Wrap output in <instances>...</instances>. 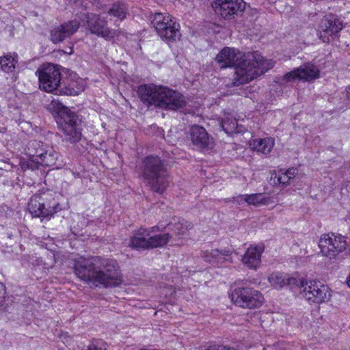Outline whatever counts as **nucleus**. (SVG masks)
Wrapping results in <instances>:
<instances>
[{
  "label": "nucleus",
  "instance_id": "obj_1",
  "mask_svg": "<svg viewBox=\"0 0 350 350\" xmlns=\"http://www.w3.org/2000/svg\"><path fill=\"white\" fill-rule=\"evenodd\" d=\"M221 68L234 67V85L246 83L273 66L271 61L265 59L258 53L243 55L234 48L225 47L217 55Z\"/></svg>",
  "mask_w": 350,
  "mask_h": 350
},
{
  "label": "nucleus",
  "instance_id": "obj_2",
  "mask_svg": "<svg viewBox=\"0 0 350 350\" xmlns=\"http://www.w3.org/2000/svg\"><path fill=\"white\" fill-rule=\"evenodd\" d=\"M74 273L87 284L115 287L122 283L116 261L100 257H80L75 260Z\"/></svg>",
  "mask_w": 350,
  "mask_h": 350
},
{
  "label": "nucleus",
  "instance_id": "obj_3",
  "mask_svg": "<svg viewBox=\"0 0 350 350\" xmlns=\"http://www.w3.org/2000/svg\"><path fill=\"white\" fill-rule=\"evenodd\" d=\"M49 109L53 113L59 129L64 133L66 139L71 142L81 139V121L78 116L59 100H53Z\"/></svg>",
  "mask_w": 350,
  "mask_h": 350
},
{
  "label": "nucleus",
  "instance_id": "obj_4",
  "mask_svg": "<svg viewBox=\"0 0 350 350\" xmlns=\"http://www.w3.org/2000/svg\"><path fill=\"white\" fill-rule=\"evenodd\" d=\"M142 174L151 189L157 193H163L169 185L167 167L158 157L145 158Z\"/></svg>",
  "mask_w": 350,
  "mask_h": 350
},
{
  "label": "nucleus",
  "instance_id": "obj_5",
  "mask_svg": "<svg viewBox=\"0 0 350 350\" xmlns=\"http://www.w3.org/2000/svg\"><path fill=\"white\" fill-rule=\"evenodd\" d=\"M151 23L159 36L166 42H176L181 37L180 25L168 14L155 13Z\"/></svg>",
  "mask_w": 350,
  "mask_h": 350
},
{
  "label": "nucleus",
  "instance_id": "obj_6",
  "mask_svg": "<svg viewBox=\"0 0 350 350\" xmlns=\"http://www.w3.org/2000/svg\"><path fill=\"white\" fill-rule=\"evenodd\" d=\"M347 247V243L345 237L338 233L323 234L319 240L321 254L330 260L334 259L344 252Z\"/></svg>",
  "mask_w": 350,
  "mask_h": 350
},
{
  "label": "nucleus",
  "instance_id": "obj_7",
  "mask_svg": "<svg viewBox=\"0 0 350 350\" xmlns=\"http://www.w3.org/2000/svg\"><path fill=\"white\" fill-rule=\"evenodd\" d=\"M40 88L46 92L59 95L62 83L61 73L57 65L43 64L38 70Z\"/></svg>",
  "mask_w": 350,
  "mask_h": 350
},
{
  "label": "nucleus",
  "instance_id": "obj_8",
  "mask_svg": "<svg viewBox=\"0 0 350 350\" xmlns=\"http://www.w3.org/2000/svg\"><path fill=\"white\" fill-rule=\"evenodd\" d=\"M303 282L298 286V289L303 288L300 293L305 299L313 303L321 304L328 301L331 294L329 287L319 281L299 278Z\"/></svg>",
  "mask_w": 350,
  "mask_h": 350
},
{
  "label": "nucleus",
  "instance_id": "obj_9",
  "mask_svg": "<svg viewBox=\"0 0 350 350\" xmlns=\"http://www.w3.org/2000/svg\"><path fill=\"white\" fill-rule=\"evenodd\" d=\"M231 299L237 306L246 308L260 307L264 301L258 291L248 287L235 288L231 294Z\"/></svg>",
  "mask_w": 350,
  "mask_h": 350
},
{
  "label": "nucleus",
  "instance_id": "obj_10",
  "mask_svg": "<svg viewBox=\"0 0 350 350\" xmlns=\"http://www.w3.org/2000/svg\"><path fill=\"white\" fill-rule=\"evenodd\" d=\"M157 100V106L167 110L176 111L184 107L187 101L185 96L177 91L162 86Z\"/></svg>",
  "mask_w": 350,
  "mask_h": 350
},
{
  "label": "nucleus",
  "instance_id": "obj_11",
  "mask_svg": "<svg viewBox=\"0 0 350 350\" xmlns=\"http://www.w3.org/2000/svg\"><path fill=\"white\" fill-rule=\"evenodd\" d=\"M212 7L216 14L224 19H232L245 9L243 0H214Z\"/></svg>",
  "mask_w": 350,
  "mask_h": 350
},
{
  "label": "nucleus",
  "instance_id": "obj_12",
  "mask_svg": "<svg viewBox=\"0 0 350 350\" xmlns=\"http://www.w3.org/2000/svg\"><path fill=\"white\" fill-rule=\"evenodd\" d=\"M82 20L85 21L88 29L92 33L110 40L116 36L115 30L110 29L107 27V21L102 19L99 15L94 14H83L81 15Z\"/></svg>",
  "mask_w": 350,
  "mask_h": 350
},
{
  "label": "nucleus",
  "instance_id": "obj_13",
  "mask_svg": "<svg viewBox=\"0 0 350 350\" xmlns=\"http://www.w3.org/2000/svg\"><path fill=\"white\" fill-rule=\"evenodd\" d=\"M343 28L342 22L334 14L324 16L319 25V37L324 42H329V36H336Z\"/></svg>",
  "mask_w": 350,
  "mask_h": 350
},
{
  "label": "nucleus",
  "instance_id": "obj_14",
  "mask_svg": "<svg viewBox=\"0 0 350 350\" xmlns=\"http://www.w3.org/2000/svg\"><path fill=\"white\" fill-rule=\"evenodd\" d=\"M319 70L312 64H306L288 73L284 77L286 82H292L296 79L313 80L319 77Z\"/></svg>",
  "mask_w": 350,
  "mask_h": 350
},
{
  "label": "nucleus",
  "instance_id": "obj_15",
  "mask_svg": "<svg viewBox=\"0 0 350 350\" xmlns=\"http://www.w3.org/2000/svg\"><path fill=\"white\" fill-rule=\"evenodd\" d=\"M79 25V21L75 19L54 27L51 30V41L55 44L63 42L77 32Z\"/></svg>",
  "mask_w": 350,
  "mask_h": 350
},
{
  "label": "nucleus",
  "instance_id": "obj_16",
  "mask_svg": "<svg viewBox=\"0 0 350 350\" xmlns=\"http://www.w3.org/2000/svg\"><path fill=\"white\" fill-rule=\"evenodd\" d=\"M299 278L284 273H273L269 276L268 280L275 288L288 286L291 291H296L298 290V286L303 282Z\"/></svg>",
  "mask_w": 350,
  "mask_h": 350
},
{
  "label": "nucleus",
  "instance_id": "obj_17",
  "mask_svg": "<svg viewBox=\"0 0 350 350\" xmlns=\"http://www.w3.org/2000/svg\"><path fill=\"white\" fill-rule=\"evenodd\" d=\"M264 251L262 244L251 245L242 256L243 264L250 269H257L261 263V256Z\"/></svg>",
  "mask_w": 350,
  "mask_h": 350
},
{
  "label": "nucleus",
  "instance_id": "obj_18",
  "mask_svg": "<svg viewBox=\"0 0 350 350\" xmlns=\"http://www.w3.org/2000/svg\"><path fill=\"white\" fill-rule=\"evenodd\" d=\"M191 140L200 149H209L213 146L212 138L202 126L193 125L190 130Z\"/></svg>",
  "mask_w": 350,
  "mask_h": 350
},
{
  "label": "nucleus",
  "instance_id": "obj_19",
  "mask_svg": "<svg viewBox=\"0 0 350 350\" xmlns=\"http://www.w3.org/2000/svg\"><path fill=\"white\" fill-rule=\"evenodd\" d=\"M161 87L154 84L142 85L138 88L137 93L144 103L157 106V100L159 98Z\"/></svg>",
  "mask_w": 350,
  "mask_h": 350
},
{
  "label": "nucleus",
  "instance_id": "obj_20",
  "mask_svg": "<svg viewBox=\"0 0 350 350\" xmlns=\"http://www.w3.org/2000/svg\"><path fill=\"white\" fill-rule=\"evenodd\" d=\"M150 229L140 228L131 237L129 246L137 250H149Z\"/></svg>",
  "mask_w": 350,
  "mask_h": 350
},
{
  "label": "nucleus",
  "instance_id": "obj_21",
  "mask_svg": "<svg viewBox=\"0 0 350 350\" xmlns=\"http://www.w3.org/2000/svg\"><path fill=\"white\" fill-rule=\"evenodd\" d=\"M44 200L42 194H35L30 198L28 208L33 217H46L45 213H44L45 212Z\"/></svg>",
  "mask_w": 350,
  "mask_h": 350
},
{
  "label": "nucleus",
  "instance_id": "obj_22",
  "mask_svg": "<svg viewBox=\"0 0 350 350\" xmlns=\"http://www.w3.org/2000/svg\"><path fill=\"white\" fill-rule=\"evenodd\" d=\"M230 254V252L228 250L212 249L203 252L202 257L206 262L210 263H221L226 260V257Z\"/></svg>",
  "mask_w": 350,
  "mask_h": 350
},
{
  "label": "nucleus",
  "instance_id": "obj_23",
  "mask_svg": "<svg viewBox=\"0 0 350 350\" xmlns=\"http://www.w3.org/2000/svg\"><path fill=\"white\" fill-rule=\"evenodd\" d=\"M62 83V86L59 90L60 95H78L83 90V81L81 79H77V81L72 80L69 83L63 81Z\"/></svg>",
  "mask_w": 350,
  "mask_h": 350
},
{
  "label": "nucleus",
  "instance_id": "obj_24",
  "mask_svg": "<svg viewBox=\"0 0 350 350\" xmlns=\"http://www.w3.org/2000/svg\"><path fill=\"white\" fill-rule=\"evenodd\" d=\"M42 154L38 156L37 159H34L38 163L43 166H53L56 163L58 154L53 148L49 146L45 145V148L42 149Z\"/></svg>",
  "mask_w": 350,
  "mask_h": 350
},
{
  "label": "nucleus",
  "instance_id": "obj_25",
  "mask_svg": "<svg viewBox=\"0 0 350 350\" xmlns=\"http://www.w3.org/2000/svg\"><path fill=\"white\" fill-rule=\"evenodd\" d=\"M239 198L243 199L250 205L258 206L260 204L267 205L273 202L272 197L265 196L262 193H252L239 196Z\"/></svg>",
  "mask_w": 350,
  "mask_h": 350
},
{
  "label": "nucleus",
  "instance_id": "obj_26",
  "mask_svg": "<svg viewBox=\"0 0 350 350\" xmlns=\"http://www.w3.org/2000/svg\"><path fill=\"white\" fill-rule=\"evenodd\" d=\"M44 198V203L45 208V215L46 217H51L55 213H57L62 208L59 206V203L55 200V198L48 193H44L42 194Z\"/></svg>",
  "mask_w": 350,
  "mask_h": 350
},
{
  "label": "nucleus",
  "instance_id": "obj_27",
  "mask_svg": "<svg viewBox=\"0 0 350 350\" xmlns=\"http://www.w3.org/2000/svg\"><path fill=\"white\" fill-rule=\"evenodd\" d=\"M273 146L274 140L270 137L255 139L252 142V148L265 154L271 152Z\"/></svg>",
  "mask_w": 350,
  "mask_h": 350
},
{
  "label": "nucleus",
  "instance_id": "obj_28",
  "mask_svg": "<svg viewBox=\"0 0 350 350\" xmlns=\"http://www.w3.org/2000/svg\"><path fill=\"white\" fill-rule=\"evenodd\" d=\"M18 63L17 55H3L0 57V69L5 72L10 73L14 71Z\"/></svg>",
  "mask_w": 350,
  "mask_h": 350
},
{
  "label": "nucleus",
  "instance_id": "obj_29",
  "mask_svg": "<svg viewBox=\"0 0 350 350\" xmlns=\"http://www.w3.org/2000/svg\"><path fill=\"white\" fill-rule=\"evenodd\" d=\"M45 148V145L40 141L33 140L28 142L26 146L27 154L31 157L37 159L39 155L42 154V149Z\"/></svg>",
  "mask_w": 350,
  "mask_h": 350
},
{
  "label": "nucleus",
  "instance_id": "obj_30",
  "mask_svg": "<svg viewBox=\"0 0 350 350\" xmlns=\"http://www.w3.org/2000/svg\"><path fill=\"white\" fill-rule=\"evenodd\" d=\"M170 238V235L168 233L161 234L157 235H149V250L161 247L165 245Z\"/></svg>",
  "mask_w": 350,
  "mask_h": 350
},
{
  "label": "nucleus",
  "instance_id": "obj_31",
  "mask_svg": "<svg viewBox=\"0 0 350 350\" xmlns=\"http://www.w3.org/2000/svg\"><path fill=\"white\" fill-rule=\"evenodd\" d=\"M127 13V8L124 3L117 2L112 5L108 11L110 16L116 18L120 21L125 18Z\"/></svg>",
  "mask_w": 350,
  "mask_h": 350
},
{
  "label": "nucleus",
  "instance_id": "obj_32",
  "mask_svg": "<svg viewBox=\"0 0 350 350\" xmlns=\"http://www.w3.org/2000/svg\"><path fill=\"white\" fill-rule=\"evenodd\" d=\"M221 127L227 134L238 133L237 122L234 117L230 114L226 115L221 120Z\"/></svg>",
  "mask_w": 350,
  "mask_h": 350
},
{
  "label": "nucleus",
  "instance_id": "obj_33",
  "mask_svg": "<svg viewBox=\"0 0 350 350\" xmlns=\"http://www.w3.org/2000/svg\"><path fill=\"white\" fill-rule=\"evenodd\" d=\"M174 223L172 224V222L167 224V226L172 225L173 227L172 228V230L174 231L176 234H184L187 232V231L191 228L193 226L191 223L188 222L185 219L178 220L176 221L175 219H174Z\"/></svg>",
  "mask_w": 350,
  "mask_h": 350
},
{
  "label": "nucleus",
  "instance_id": "obj_34",
  "mask_svg": "<svg viewBox=\"0 0 350 350\" xmlns=\"http://www.w3.org/2000/svg\"><path fill=\"white\" fill-rule=\"evenodd\" d=\"M86 350H107V344L101 340H96L92 342Z\"/></svg>",
  "mask_w": 350,
  "mask_h": 350
},
{
  "label": "nucleus",
  "instance_id": "obj_35",
  "mask_svg": "<svg viewBox=\"0 0 350 350\" xmlns=\"http://www.w3.org/2000/svg\"><path fill=\"white\" fill-rule=\"evenodd\" d=\"M291 178L288 176L286 172L279 174L278 176V182L280 184L287 185L289 184Z\"/></svg>",
  "mask_w": 350,
  "mask_h": 350
},
{
  "label": "nucleus",
  "instance_id": "obj_36",
  "mask_svg": "<svg viewBox=\"0 0 350 350\" xmlns=\"http://www.w3.org/2000/svg\"><path fill=\"white\" fill-rule=\"evenodd\" d=\"M5 286L2 282H0V304L3 302L5 297Z\"/></svg>",
  "mask_w": 350,
  "mask_h": 350
},
{
  "label": "nucleus",
  "instance_id": "obj_37",
  "mask_svg": "<svg viewBox=\"0 0 350 350\" xmlns=\"http://www.w3.org/2000/svg\"><path fill=\"white\" fill-rule=\"evenodd\" d=\"M285 172L288 175V176L291 179H292L296 176V174L298 172V170L297 168L292 167V168H289L288 170H287Z\"/></svg>",
  "mask_w": 350,
  "mask_h": 350
},
{
  "label": "nucleus",
  "instance_id": "obj_38",
  "mask_svg": "<svg viewBox=\"0 0 350 350\" xmlns=\"http://www.w3.org/2000/svg\"><path fill=\"white\" fill-rule=\"evenodd\" d=\"M346 98L350 102V85L347 87L346 90Z\"/></svg>",
  "mask_w": 350,
  "mask_h": 350
},
{
  "label": "nucleus",
  "instance_id": "obj_39",
  "mask_svg": "<svg viewBox=\"0 0 350 350\" xmlns=\"http://www.w3.org/2000/svg\"><path fill=\"white\" fill-rule=\"evenodd\" d=\"M347 284L348 286L350 288V274L349 275L347 279Z\"/></svg>",
  "mask_w": 350,
  "mask_h": 350
},
{
  "label": "nucleus",
  "instance_id": "obj_40",
  "mask_svg": "<svg viewBox=\"0 0 350 350\" xmlns=\"http://www.w3.org/2000/svg\"><path fill=\"white\" fill-rule=\"evenodd\" d=\"M238 198H239V199H237V201H239V199H240V201L241 200V198H239V197H238ZM242 200H243L242 199Z\"/></svg>",
  "mask_w": 350,
  "mask_h": 350
}]
</instances>
